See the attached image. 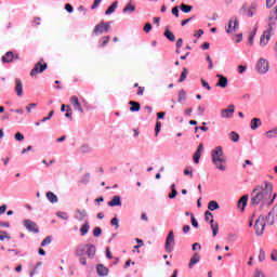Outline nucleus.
Wrapping results in <instances>:
<instances>
[{
    "label": "nucleus",
    "instance_id": "1",
    "mask_svg": "<svg viewBox=\"0 0 277 277\" xmlns=\"http://www.w3.org/2000/svg\"><path fill=\"white\" fill-rule=\"evenodd\" d=\"M273 192L274 185L267 181L263 182L261 185L255 186L251 192V205L253 207H259V205H261V207H269L271 205H274L277 194H273Z\"/></svg>",
    "mask_w": 277,
    "mask_h": 277
},
{
    "label": "nucleus",
    "instance_id": "2",
    "mask_svg": "<svg viewBox=\"0 0 277 277\" xmlns=\"http://www.w3.org/2000/svg\"><path fill=\"white\" fill-rule=\"evenodd\" d=\"M277 21V5L271 11L268 18L266 22L268 23V27L263 31L260 37V47H267L269 44V40H272V35L274 34V28L276 27Z\"/></svg>",
    "mask_w": 277,
    "mask_h": 277
},
{
    "label": "nucleus",
    "instance_id": "3",
    "mask_svg": "<svg viewBox=\"0 0 277 277\" xmlns=\"http://www.w3.org/2000/svg\"><path fill=\"white\" fill-rule=\"evenodd\" d=\"M211 161L216 170H221V172L226 171V166H224L226 163V156H224L222 146H216L211 150Z\"/></svg>",
    "mask_w": 277,
    "mask_h": 277
},
{
    "label": "nucleus",
    "instance_id": "4",
    "mask_svg": "<svg viewBox=\"0 0 277 277\" xmlns=\"http://www.w3.org/2000/svg\"><path fill=\"white\" fill-rule=\"evenodd\" d=\"M111 28V22H108L105 24L104 21H102L100 24H97L93 29V36H98L103 34L109 32V29Z\"/></svg>",
    "mask_w": 277,
    "mask_h": 277
},
{
    "label": "nucleus",
    "instance_id": "5",
    "mask_svg": "<svg viewBox=\"0 0 277 277\" xmlns=\"http://www.w3.org/2000/svg\"><path fill=\"white\" fill-rule=\"evenodd\" d=\"M255 69L260 75H265L269 71V62L265 58H260L255 65Z\"/></svg>",
    "mask_w": 277,
    "mask_h": 277
},
{
    "label": "nucleus",
    "instance_id": "6",
    "mask_svg": "<svg viewBox=\"0 0 277 277\" xmlns=\"http://www.w3.org/2000/svg\"><path fill=\"white\" fill-rule=\"evenodd\" d=\"M176 242H174V232L170 230L164 242V250L166 252L170 253L174 250V246Z\"/></svg>",
    "mask_w": 277,
    "mask_h": 277
},
{
    "label": "nucleus",
    "instance_id": "7",
    "mask_svg": "<svg viewBox=\"0 0 277 277\" xmlns=\"http://www.w3.org/2000/svg\"><path fill=\"white\" fill-rule=\"evenodd\" d=\"M254 230L258 237H261V235H263V233L265 232V217L263 215H260L259 219L255 221Z\"/></svg>",
    "mask_w": 277,
    "mask_h": 277
},
{
    "label": "nucleus",
    "instance_id": "8",
    "mask_svg": "<svg viewBox=\"0 0 277 277\" xmlns=\"http://www.w3.org/2000/svg\"><path fill=\"white\" fill-rule=\"evenodd\" d=\"M24 226L26 230H28L29 233H34V235H38V233H40V228H38V224H36V222L29 219L24 220Z\"/></svg>",
    "mask_w": 277,
    "mask_h": 277
},
{
    "label": "nucleus",
    "instance_id": "9",
    "mask_svg": "<svg viewBox=\"0 0 277 277\" xmlns=\"http://www.w3.org/2000/svg\"><path fill=\"white\" fill-rule=\"evenodd\" d=\"M48 68L47 63L38 62L35 64V67L30 71V77H36V75L42 74Z\"/></svg>",
    "mask_w": 277,
    "mask_h": 277
},
{
    "label": "nucleus",
    "instance_id": "10",
    "mask_svg": "<svg viewBox=\"0 0 277 277\" xmlns=\"http://www.w3.org/2000/svg\"><path fill=\"white\" fill-rule=\"evenodd\" d=\"M15 60H21V56L18 54H14V52L9 51L2 56V63L3 64H12Z\"/></svg>",
    "mask_w": 277,
    "mask_h": 277
},
{
    "label": "nucleus",
    "instance_id": "11",
    "mask_svg": "<svg viewBox=\"0 0 277 277\" xmlns=\"http://www.w3.org/2000/svg\"><path fill=\"white\" fill-rule=\"evenodd\" d=\"M237 28H239V19H237V17H233L228 22L226 31H227V34H233V31H235V29H237Z\"/></svg>",
    "mask_w": 277,
    "mask_h": 277
},
{
    "label": "nucleus",
    "instance_id": "12",
    "mask_svg": "<svg viewBox=\"0 0 277 277\" xmlns=\"http://www.w3.org/2000/svg\"><path fill=\"white\" fill-rule=\"evenodd\" d=\"M233 114H235V105L233 104L221 110V117L223 118H233Z\"/></svg>",
    "mask_w": 277,
    "mask_h": 277
},
{
    "label": "nucleus",
    "instance_id": "13",
    "mask_svg": "<svg viewBox=\"0 0 277 277\" xmlns=\"http://www.w3.org/2000/svg\"><path fill=\"white\" fill-rule=\"evenodd\" d=\"M69 101L76 111L83 114V107L81 106V103H79V97H77L76 95H72Z\"/></svg>",
    "mask_w": 277,
    "mask_h": 277
},
{
    "label": "nucleus",
    "instance_id": "14",
    "mask_svg": "<svg viewBox=\"0 0 277 277\" xmlns=\"http://www.w3.org/2000/svg\"><path fill=\"white\" fill-rule=\"evenodd\" d=\"M216 77L219 79L216 82V88H228V78H226V76L219 74Z\"/></svg>",
    "mask_w": 277,
    "mask_h": 277
},
{
    "label": "nucleus",
    "instance_id": "15",
    "mask_svg": "<svg viewBox=\"0 0 277 277\" xmlns=\"http://www.w3.org/2000/svg\"><path fill=\"white\" fill-rule=\"evenodd\" d=\"M88 217V211L85 209H77L75 219L78 220V222H83Z\"/></svg>",
    "mask_w": 277,
    "mask_h": 277
},
{
    "label": "nucleus",
    "instance_id": "16",
    "mask_svg": "<svg viewBox=\"0 0 277 277\" xmlns=\"http://www.w3.org/2000/svg\"><path fill=\"white\" fill-rule=\"evenodd\" d=\"M200 263V254L198 252H195L193 256L190 258V261L188 263V268L194 269V265Z\"/></svg>",
    "mask_w": 277,
    "mask_h": 277
},
{
    "label": "nucleus",
    "instance_id": "17",
    "mask_svg": "<svg viewBox=\"0 0 277 277\" xmlns=\"http://www.w3.org/2000/svg\"><path fill=\"white\" fill-rule=\"evenodd\" d=\"M17 96H23V80L19 78H15V88H14Z\"/></svg>",
    "mask_w": 277,
    "mask_h": 277
},
{
    "label": "nucleus",
    "instance_id": "18",
    "mask_svg": "<svg viewBox=\"0 0 277 277\" xmlns=\"http://www.w3.org/2000/svg\"><path fill=\"white\" fill-rule=\"evenodd\" d=\"M108 207H122V199L120 196H114L110 201H108Z\"/></svg>",
    "mask_w": 277,
    "mask_h": 277
},
{
    "label": "nucleus",
    "instance_id": "19",
    "mask_svg": "<svg viewBox=\"0 0 277 277\" xmlns=\"http://www.w3.org/2000/svg\"><path fill=\"white\" fill-rule=\"evenodd\" d=\"M96 272L100 276L105 277L109 274V268L105 267L103 264L96 266Z\"/></svg>",
    "mask_w": 277,
    "mask_h": 277
},
{
    "label": "nucleus",
    "instance_id": "20",
    "mask_svg": "<svg viewBox=\"0 0 277 277\" xmlns=\"http://www.w3.org/2000/svg\"><path fill=\"white\" fill-rule=\"evenodd\" d=\"M263 124V122L261 121V118H253L250 121V129L252 131H256V129H259V127H261Z\"/></svg>",
    "mask_w": 277,
    "mask_h": 277
},
{
    "label": "nucleus",
    "instance_id": "21",
    "mask_svg": "<svg viewBox=\"0 0 277 277\" xmlns=\"http://www.w3.org/2000/svg\"><path fill=\"white\" fill-rule=\"evenodd\" d=\"M164 38H167V40H169L170 42H175L176 41V37L174 36V32H172L170 30V27H166L164 30Z\"/></svg>",
    "mask_w": 277,
    "mask_h": 277
},
{
    "label": "nucleus",
    "instance_id": "22",
    "mask_svg": "<svg viewBox=\"0 0 277 277\" xmlns=\"http://www.w3.org/2000/svg\"><path fill=\"white\" fill-rule=\"evenodd\" d=\"M210 226L212 229L213 237H217V233H220V224L215 223V221L213 219H211Z\"/></svg>",
    "mask_w": 277,
    "mask_h": 277
},
{
    "label": "nucleus",
    "instance_id": "23",
    "mask_svg": "<svg viewBox=\"0 0 277 277\" xmlns=\"http://www.w3.org/2000/svg\"><path fill=\"white\" fill-rule=\"evenodd\" d=\"M250 197L248 195H243L239 200H238V207L241 208V211H245L246 207L248 206V199Z\"/></svg>",
    "mask_w": 277,
    "mask_h": 277
},
{
    "label": "nucleus",
    "instance_id": "24",
    "mask_svg": "<svg viewBox=\"0 0 277 277\" xmlns=\"http://www.w3.org/2000/svg\"><path fill=\"white\" fill-rule=\"evenodd\" d=\"M87 254L89 259H94L96 254V247L94 245H87Z\"/></svg>",
    "mask_w": 277,
    "mask_h": 277
},
{
    "label": "nucleus",
    "instance_id": "25",
    "mask_svg": "<svg viewBox=\"0 0 277 277\" xmlns=\"http://www.w3.org/2000/svg\"><path fill=\"white\" fill-rule=\"evenodd\" d=\"M88 250V245H80L76 251H75V254L76 256H83V254H85Z\"/></svg>",
    "mask_w": 277,
    "mask_h": 277
},
{
    "label": "nucleus",
    "instance_id": "26",
    "mask_svg": "<svg viewBox=\"0 0 277 277\" xmlns=\"http://www.w3.org/2000/svg\"><path fill=\"white\" fill-rule=\"evenodd\" d=\"M90 233V222L85 221L83 225L80 227L81 237H85Z\"/></svg>",
    "mask_w": 277,
    "mask_h": 277
},
{
    "label": "nucleus",
    "instance_id": "27",
    "mask_svg": "<svg viewBox=\"0 0 277 277\" xmlns=\"http://www.w3.org/2000/svg\"><path fill=\"white\" fill-rule=\"evenodd\" d=\"M129 105H131L130 111L132 113L140 111V109H142V105L138 102L130 101Z\"/></svg>",
    "mask_w": 277,
    "mask_h": 277
},
{
    "label": "nucleus",
    "instance_id": "28",
    "mask_svg": "<svg viewBox=\"0 0 277 277\" xmlns=\"http://www.w3.org/2000/svg\"><path fill=\"white\" fill-rule=\"evenodd\" d=\"M123 14H133V12H135V4H132L131 2L128 3L123 10H122Z\"/></svg>",
    "mask_w": 277,
    "mask_h": 277
},
{
    "label": "nucleus",
    "instance_id": "29",
    "mask_svg": "<svg viewBox=\"0 0 277 277\" xmlns=\"http://www.w3.org/2000/svg\"><path fill=\"white\" fill-rule=\"evenodd\" d=\"M185 101H187V92H185V90H180L179 95H177V103H185Z\"/></svg>",
    "mask_w": 277,
    "mask_h": 277
},
{
    "label": "nucleus",
    "instance_id": "30",
    "mask_svg": "<svg viewBox=\"0 0 277 277\" xmlns=\"http://www.w3.org/2000/svg\"><path fill=\"white\" fill-rule=\"evenodd\" d=\"M118 9V1L113 2V4L106 10L105 14L106 16H109V14H114L116 10Z\"/></svg>",
    "mask_w": 277,
    "mask_h": 277
},
{
    "label": "nucleus",
    "instance_id": "31",
    "mask_svg": "<svg viewBox=\"0 0 277 277\" xmlns=\"http://www.w3.org/2000/svg\"><path fill=\"white\" fill-rule=\"evenodd\" d=\"M180 10L182 12H184V14H189V12H192L194 10V6L193 5H189V4H185V3H182L180 5Z\"/></svg>",
    "mask_w": 277,
    "mask_h": 277
},
{
    "label": "nucleus",
    "instance_id": "32",
    "mask_svg": "<svg viewBox=\"0 0 277 277\" xmlns=\"http://www.w3.org/2000/svg\"><path fill=\"white\" fill-rule=\"evenodd\" d=\"M47 198L50 202H52V205H55V202H57V195H55L53 192H48L47 193Z\"/></svg>",
    "mask_w": 277,
    "mask_h": 277
},
{
    "label": "nucleus",
    "instance_id": "33",
    "mask_svg": "<svg viewBox=\"0 0 277 277\" xmlns=\"http://www.w3.org/2000/svg\"><path fill=\"white\" fill-rule=\"evenodd\" d=\"M208 209L209 211H217V209H220V203H217L215 200H212L208 203Z\"/></svg>",
    "mask_w": 277,
    "mask_h": 277
},
{
    "label": "nucleus",
    "instance_id": "34",
    "mask_svg": "<svg viewBox=\"0 0 277 277\" xmlns=\"http://www.w3.org/2000/svg\"><path fill=\"white\" fill-rule=\"evenodd\" d=\"M187 75H189V70H187V68H183V71L181 74V77L179 79V83H183V81H185V79H187Z\"/></svg>",
    "mask_w": 277,
    "mask_h": 277
},
{
    "label": "nucleus",
    "instance_id": "35",
    "mask_svg": "<svg viewBox=\"0 0 277 277\" xmlns=\"http://www.w3.org/2000/svg\"><path fill=\"white\" fill-rule=\"evenodd\" d=\"M266 222H267L268 226L274 225V210L268 212V215L266 216Z\"/></svg>",
    "mask_w": 277,
    "mask_h": 277
},
{
    "label": "nucleus",
    "instance_id": "36",
    "mask_svg": "<svg viewBox=\"0 0 277 277\" xmlns=\"http://www.w3.org/2000/svg\"><path fill=\"white\" fill-rule=\"evenodd\" d=\"M266 137H268V140H272V137H277V128L267 131Z\"/></svg>",
    "mask_w": 277,
    "mask_h": 277
},
{
    "label": "nucleus",
    "instance_id": "37",
    "mask_svg": "<svg viewBox=\"0 0 277 277\" xmlns=\"http://www.w3.org/2000/svg\"><path fill=\"white\" fill-rule=\"evenodd\" d=\"M92 150V147L90 145H81L80 146V153H82L83 155L90 153Z\"/></svg>",
    "mask_w": 277,
    "mask_h": 277
},
{
    "label": "nucleus",
    "instance_id": "38",
    "mask_svg": "<svg viewBox=\"0 0 277 277\" xmlns=\"http://www.w3.org/2000/svg\"><path fill=\"white\" fill-rule=\"evenodd\" d=\"M109 40H110V37H109V36L103 37V38L100 40V42H101L100 47H107V44H109Z\"/></svg>",
    "mask_w": 277,
    "mask_h": 277
},
{
    "label": "nucleus",
    "instance_id": "39",
    "mask_svg": "<svg viewBox=\"0 0 277 277\" xmlns=\"http://www.w3.org/2000/svg\"><path fill=\"white\" fill-rule=\"evenodd\" d=\"M229 138L232 140V142H239V134H237V132L232 131L229 133Z\"/></svg>",
    "mask_w": 277,
    "mask_h": 277
},
{
    "label": "nucleus",
    "instance_id": "40",
    "mask_svg": "<svg viewBox=\"0 0 277 277\" xmlns=\"http://www.w3.org/2000/svg\"><path fill=\"white\" fill-rule=\"evenodd\" d=\"M0 233H1L0 241H4L5 239H8V240L11 239L10 235L8 234V232L0 230Z\"/></svg>",
    "mask_w": 277,
    "mask_h": 277
},
{
    "label": "nucleus",
    "instance_id": "41",
    "mask_svg": "<svg viewBox=\"0 0 277 277\" xmlns=\"http://www.w3.org/2000/svg\"><path fill=\"white\" fill-rule=\"evenodd\" d=\"M101 235H103V229H101V227H95L93 229V237H101Z\"/></svg>",
    "mask_w": 277,
    "mask_h": 277
},
{
    "label": "nucleus",
    "instance_id": "42",
    "mask_svg": "<svg viewBox=\"0 0 277 277\" xmlns=\"http://www.w3.org/2000/svg\"><path fill=\"white\" fill-rule=\"evenodd\" d=\"M51 241H53V239L51 238V236L45 237L42 242L41 246L42 248H44V246H49V243H51Z\"/></svg>",
    "mask_w": 277,
    "mask_h": 277
},
{
    "label": "nucleus",
    "instance_id": "43",
    "mask_svg": "<svg viewBox=\"0 0 277 277\" xmlns=\"http://www.w3.org/2000/svg\"><path fill=\"white\" fill-rule=\"evenodd\" d=\"M111 226H116V228H120V220L118 217H114L110 221Z\"/></svg>",
    "mask_w": 277,
    "mask_h": 277
},
{
    "label": "nucleus",
    "instance_id": "44",
    "mask_svg": "<svg viewBox=\"0 0 277 277\" xmlns=\"http://www.w3.org/2000/svg\"><path fill=\"white\" fill-rule=\"evenodd\" d=\"M190 223L194 228H198V221L196 220V216L194 214H190Z\"/></svg>",
    "mask_w": 277,
    "mask_h": 277
},
{
    "label": "nucleus",
    "instance_id": "45",
    "mask_svg": "<svg viewBox=\"0 0 277 277\" xmlns=\"http://www.w3.org/2000/svg\"><path fill=\"white\" fill-rule=\"evenodd\" d=\"M81 183H83V185H88V183H90V173H85L83 175V177L81 179Z\"/></svg>",
    "mask_w": 277,
    "mask_h": 277
},
{
    "label": "nucleus",
    "instance_id": "46",
    "mask_svg": "<svg viewBox=\"0 0 277 277\" xmlns=\"http://www.w3.org/2000/svg\"><path fill=\"white\" fill-rule=\"evenodd\" d=\"M200 157H202V154H199L198 151H195L193 159L195 163H200Z\"/></svg>",
    "mask_w": 277,
    "mask_h": 277
},
{
    "label": "nucleus",
    "instance_id": "47",
    "mask_svg": "<svg viewBox=\"0 0 277 277\" xmlns=\"http://www.w3.org/2000/svg\"><path fill=\"white\" fill-rule=\"evenodd\" d=\"M65 118H70V120H72V108H70V106H67L66 108Z\"/></svg>",
    "mask_w": 277,
    "mask_h": 277
},
{
    "label": "nucleus",
    "instance_id": "48",
    "mask_svg": "<svg viewBox=\"0 0 277 277\" xmlns=\"http://www.w3.org/2000/svg\"><path fill=\"white\" fill-rule=\"evenodd\" d=\"M56 215H57V217H60L61 220H68V213H66V212L60 211V212L56 213Z\"/></svg>",
    "mask_w": 277,
    "mask_h": 277
},
{
    "label": "nucleus",
    "instance_id": "49",
    "mask_svg": "<svg viewBox=\"0 0 277 277\" xmlns=\"http://www.w3.org/2000/svg\"><path fill=\"white\" fill-rule=\"evenodd\" d=\"M15 140L16 142H23L25 140V136L23 135V133L17 132L15 133Z\"/></svg>",
    "mask_w": 277,
    "mask_h": 277
},
{
    "label": "nucleus",
    "instance_id": "50",
    "mask_svg": "<svg viewBox=\"0 0 277 277\" xmlns=\"http://www.w3.org/2000/svg\"><path fill=\"white\" fill-rule=\"evenodd\" d=\"M160 132H161V121H157L155 127V133L156 135H159Z\"/></svg>",
    "mask_w": 277,
    "mask_h": 277
},
{
    "label": "nucleus",
    "instance_id": "51",
    "mask_svg": "<svg viewBox=\"0 0 277 277\" xmlns=\"http://www.w3.org/2000/svg\"><path fill=\"white\" fill-rule=\"evenodd\" d=\"M65 10L69 14H72V12H75V9L72 8V4H70V3L65 4Z\"/></svg>",
    "mask_w": 277,
    "mask_h": 277
},
{
    "label": "nucleus",
    "instance_id": "52",
    "mask_svg": "<svg viewBox=\"0 0 277 277\" xmlns=\"http://www.w3.org/2000/svg\"><path fill=\"white\" fill-rule=\"evenodd\" d=\"M55 114V111L54 110H51L50 113H49V116H47V117H44L42 120H41V122H47V120H51L52 118H53V115Z\"/></svg>",
    "mask_w": 277,
    "mask_h": 277
},
{
    "label": "nucleus",
    "instance_id": "53",
    "mask_svg": "<svg viewBox=\"0 0 277 277\" xmlns=\"http://www.w3.org/2000/svg\"><path fill=\"white\" fill-rule=\"evenodd\" d=\"M143 29L145 34H148L150 29H153V25L150 23H146Z\"/></svg>",
    "mask_w": 277,
    "mask_h": 277
},
{
    "label": "nucleus",
    "instance_id": "54",
    "mask_svg": "<svg viewBox=\"0 0 277 277\" xmlns=\"http://www.w3.org/2000/svg\"><path fill=\"white\" fill-rule=\"evenodd\" d=\"M246 70H248V66H243V65H239V66H238V72H239L240 75H243V72H245Z\"/></svg>",
    "mask_w": 277,
    "mask_h": 277
},
{
    "label": "nucleus",
    "instance_id": "55",
    "mask_svg": "<svg viewBox=\"0 0 277 277\" xmlns=\"http://www.w3.org/2000/svg\"><path fill=\"white\" fill-rule=\"evenodd\" d=\"M203 35H205V30H203V29H199V30H197V31L194 34L195 38H200V37H202Z\"/></svg>",
    "mask_w": 277,
    "mask_h": 277
},
{
    "label": "nucleus",
    "instance_id": "56",
    "mask_svg": "<svg viewBox=\"0 0 277 277\" xmlns=\"http://www.w3.org/2000/svg\"><path fill=\"white\" fill-rule=\"evenodd\" d=\"M101 1L103 0H94L93 4L91 5V10H96V8L101 5Z\"/></svg>",
    "mask_w": 277,
    "mask_h": 277
},
{
    "label": "nucleus",
    "instance_id": "57",
    "mask_svg": "<svg viewBox=\"0 0 277 277\" xmlns=\"http://www.w3.org/2000/svg\"><path fill=\"white\" fill-rule=\"evenodd\" d=\"M175 196H179V192L176 189L171 190L169 194V198L172 200Z\"/></svg>",
    "mask_w": 277,
    "mask_h": 277
},
{
    "label": "nucleus",
    "instance_id": "58",
    "mask_svg": "<svg viewBox=\"0 0 277 277\" xmlns=\"http://www.w3.org/2000/svg\"><path fill=\"white\" fill-rule=\"evenodd\" d=\"M196 250H202V246H200V243L195 242L193 245V252H196Z\"/></svg>",
    "mask_w": 277,
    "mask_h": 277
},
{
    "label": "nucleus",
    "instance_id": "59",
    "mask_svg": "<svg viewBox=\"0 0 277 277\" xmlns=\"http://www.w3.org/2000/svg\"><path fill=\"white\" fill-rule=\"evenodd\" d=\"M253 277H265V274H263L260 269H255Z\"/></svg>",
    "mask_w": 277,
    "mask_h": 277
},
{
    "label": "nucleus",
    "instance_id": "60",
    "mask_svg": "<svg viewBox=\"0 0 277 277\" xmlns=\"http://www.w3.org/2000/svg\"><path fill=\"white\" fill-rule=\"evenodd\" d=\"M265 259V251L263 249L260 250L259 254V261L262 263V261Z\"/></svg>",
    "mask_w": 277,
    "mask_h": 277
},
{
    "label": "nucleus",
    "instance_id": "61",
    "mask_svg": "<svg viewBox=\"0 0 277 277\" xmlns=\"http://www.w3.org/2000/svg\"><path fill=\"white\" fill-rule=\"evenodd\" d=\"M197 114H198V116H203L205 115V107L203 106H198Z\"/></svg>",
    "mask_w": 277,
    "mask_h": 277
},
{
    "label": "nucleus",
    "instance_id": "62",
    "mask_svg": "<svg viewBox=\"0 0 277 277\" xmlns=\"http://www.w3.org/2000/svg\"><path fill=\"white\" fill-rule=\"evenodd\" d=\"M171 12L175 18H179V6H174Z\"/></svg>",
    "mask_w": 277,
    "mask_h": 277
},
{
    "label": "nucleus",
    "instance_id": "63",
    "mask_svg": "<svg viewBox=\"0 0 277 277\" xmlns=\"http://www.w3.org/2000/svg\"><path fill=\"white\" fill-rule=\"evenodd\" d=\"M201 84L203 88H206V90H211V85H209V82L205 81V79H201Z\"/></svg>",
    "mask_w": 277,
    "mask_h": 277
},
{
    "label": "nucleus",
    "instance_id": "64",
    "mask_svg": "<svg viewBox=\"0 0 277 277\" xmlns=\"http://www.w3.org/2000/svg\"><path fill=\"white\" fill-rule=\"evenodd\" d=\"M271 259L272 261H277V251L276 250H273L272 253H271Z\"/></svg>",
    "mask_w": 277,
    "mask_h": 277
}]
</instances>
